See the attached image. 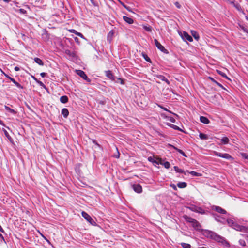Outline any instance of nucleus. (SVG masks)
<instances>
[{
    "mask_svg": "<svg viewBox=\"0 0 248 248\" xmlns=\"http://www.w3.org/2000/svg\"><path fill=\"white\" fill-rule=\"evenodd\" d=\"M200 232L205 237L210 238L217 241L225 247H229L230 246L229 242L224 237L218 235L213 231L202 229Z\"/></svg>",
    "mask_w": 248,
    "mask_h": 248,
    "instance_id": "f257e3e1",
    "label": "nucleus"
},
{
    "mask_svg": "<svg viewBox=\"0 0 248 248\" xmlns=\"http://www.w3.org/2000/svg\"><path fill=\"white\" fill-rule=\"evenodd\" d=\"M213 217L216 221L225 224L227 223L228 225L232 227V220L228 218V215H218L216 213L212 214Z\"/></svg>",
    "mask_w": 248,
    "mask_h": 248,
    "instance_id": "f03ea898",
    "label": "nucleus"
},
{
    "mask_svg": "<svg viewBox=\"0 0 248 248\" xmlns=\"http://www.w3.org/2000/svg\"><path fill=\"white\" fill-rule=\"evenodd\" d=\"M185 218L187 222H189L191 224L192 226L194 228V229L198 231L199 232L202 230V226L201 224L196 219L192 218L190 217H188L186 215Z\"/></svg>",
    "mask_w": 248,
    "mask_h": 248,
    "instance_id": "7ed1b4c3",
    "label": "nucleus"
},
{
    "mask_svg": "<svg viewBox=\"0 0 248 248\" xmlns=\"http://www.w3.org/2000/svg\"><path fill=\"white\" fill-rule=\"evenodd\" d=\"M179 34L184 41H188L189 42L193 41L192 37L191 35H190L187 32H186L185 31H179Z\"/></svg>",
    "mask_w": 248,
    "mask_h": 248,
    "instance_id": "20e7f679",
    "label": "nucleus"
},
{
    "mask_svg": "<svg viewBox=\"0 0 248 248\" xmlns=\"http://www.w3.org/2000/svg\"><path fill=\"white\" fill-rule=\"evenodd\" d=\"M82 216L85 219H86L88 222H89L90 223V224H91L93 226L96 225V222L86 212H85V211L82 212Z\"/></svg>",
    "mask_w": 248,
    "mask_h": 248,
    "instance_id": "39448f33",
    "label": "nucleus"
},
{
    "mask_svg": "<svg viewBox=\"0 0 248 248\" xmlns=\"http://www.w3.org/2000/svg\"><path fill=\"white\" fill-rule=\"evenodd\" d=\"M188 208L191 211L199 213L202 214L205 213V211L202 208L197 206L194 205H190Z\"/></svg>",
    "mask_w": 248,
    "mask_h": 248,
    "instance_id": "423d86ee",
    "label": "nucleus"
},
{
    "mask_svg": "<svg viewBox=\"0 0 248 248\" xmlns=\"http://www.w3.org/2000/svg\"><path fill=\"white\" fill-rule=\"evenodd\" d=\"M211 209L212 211H215L221 215H228L225 209L218 206L213 205L211 206Z\"/></svg>",
    "mask_w": 248,
    "mask_h": 248,
    "instance_id": "0eeeda50",
    "label": "nucleus"
},
{
    "mask_svg": "<svg viewBox=\"0 0 248 248\" xmlns=\"http://www.w3.org/2000/svg\"><path fill=\"white\" fill-rule=\"evenodd\" d=\"M76 72L77 74L81 78H82L84 80H86L87 82L90 83L91 81V79H90L86 74V73L81 70H76Z\"/></svg>",
    "mask_w": 248,
    "mask_h": 248,
    "instance_id": "6e6552de",
    "label": "nucleus"
},
{
    "mask_svg": "<svg viewBox=\"0 0 248 248\" xmlns=\"http://www.w3.org/2000/svg\"><path fill=\"white\" fill-rule=\"evenodd\" d=\"M154 42L155 46L159 50H160L161 52H163L165 54L169 53V51H168V50L165 49V47L158 41L157 39H155Z\"/></svg>",
    "mask_w": 248,
    "mask_h": 248,
    "instance_id": "1a4fd4ad",
    "label": "nucleus"
},
{
    "mask_svg": "<svg viewBox=\"0 0 248 248\" xmlns=\"http://www.w3.org/2000/svg\"><path fill=\"white\" fill-rule=\"evenodd\" d=\"M132 189L137 193H141L142 192V186L139 183L134 184L131 186Z\"/></svg>",
    "mask_w": 248,
    "mask_h": 248,
    "instance_id": "9d476101",
    "label": "nucleus"
},
{
    "mask_svg": "<svg viewBox=\"0 0 248 248\" xmlns=\"http://www.w3.org/2000/svg\"><path fill=\"white\" fill-rule=\"evenodd\" d=\"M215 155L225 159H229L232 158L231 156L227 153H221L217 152H215Z\"/></svg>",
    "mask_w": 248,
    "mask_h": 248,
    "instance_id": "9b49d317",
    "label": "nucleus"
},
{
    "mask_svg": "<svg viewBox=\"0 0 248 248\" xmlns=\"http://www.w3.org/2000/svg\"><path fill=\"white\" fill-rule=\"evenodd\" d=\"M168 146L175 149L178 153H179L180 154H181L183 156L186 157H187V155H186V154L184 153V152L183 150H182L181 149H180L176 147L174 145L170 144H168Z\"/></svg>",
    "mask_w": 248,
    "mask_h": 248,
    "instance_id": "f8f14e48",
    "label": "nucleus"
},
{
    "mask_svg": "<svg viewBox=\"0 0 248 248\" xmlns=\"http://www.w3.org/2000/svg\"><path fill=\"white\" fill-rule=\"evenodd\" d=\"M233 229H235L237 231H246L247 229L243 226H240L239 225H238L237 224H235L233 222Z\"/></svg>",
    "mask_w": 248,
    "mask_h": 248,
    "instance_id": "ddd939ff",
    "label": "nucleus"
},
{
    "mask_svg": "<svg viewBox=\"0 0 248 248\" xmlns=\"http://www.w3.org/2000/svg\"><path fill=\"white\" fill-rule=\"evenodd\" d=\"M155 77L162 81L165 82L168 85H170V81L167 79L165 76L161 75H156Z\"/></svg>",
    "mask_w": 248,
    "mask_h": 248,
    "instance_id": "4468645a",
    "label": "nucleus"
},
{
    "mask_svg": "<svg viewBox=\"0 0 248 248\" xmlns=\"http://www.w3.org/2000/svg\"><path fill=\"white\" fill-rule=\"evenodd\" d=\"M147 159L148 161L152 163L154 166L160 164V160L159 161L155 160L152 156L148 157Z\"/></svg>",
    "mask_w": 248,
    "mask_h": 248,
    "instance_id": "2eb2a0df",
    "label": "nucleus"
},
{
    "mask_svg": "<svg viewBox=\"0 0 248 248\" xmlns=\"http://www.w3.org/2000/svg\"><path fill=\"white\" fill-rule=\"evenodd\" d=\"M114 34V31L113 30H111L108 33L107 35V40L109 42L111 43V42L112 40Z\"/></svg>",
    "mask_w": 248,
    "mask_h": 248,
    "instance_id": "dca6fc26",
    "label": "nucleus"
},
{
    "mask_svg": "<svg viewBox=\"0 0 248 248\" xmlns=\"http://www.w3.org/2000/svg\"><path fill=\"white\" fill-rule=\"evenodd\" d=\"M160 164L163 165L166 169H169L170 167V163L168 161H164V160L160 158Z\"/></svg>",
    "mask_w": 248,
    "mask_h": 248,
    "instance_id": "f3484780",
    "label": "nucleus"
},
{
    "mask_svg": "<svg viewBox=\"0 0 248 248\" xmlns=\"http://www.w3.org/2000/svg\"><path fill=\"white\" fill-rule=\"evenodd\" d=\"M123 19L128 24H132L134 23V20L129 17L126 16H124L123 17Z\"/></svg>",
    "mask_w": 248,
    "mask_h": 248,
    "instance_id": "a211bd4d",
    "label": "nucleus"
},
{
    "mask_svg": "<svg viewBox=\"0 0 248 248\" xmlns=\"http://www.w3.org/2000/svg\"><path fill=\"white\" fill-rule=\"evenodd\" d=\"M174 170L180 173H183L185 175H186V170L185 171L184 170L179 169L178 166H175L173 167Z\"/></svg>",
    "mask_w": 248,
    "mask_h": 248,
    "instance_id": "6ab92c4d",
    "label": "nucleus"
},
{
    "mask_svg": "<svg viewBox=\"0 0 248 248\" xmlns=\"http://www.w3.org/2000/svg\"><path fill=\"white\" fill-rule=\"evenodd\" d=\"M70 31L72 33H75L78 36L80 37L81 38H83L84 40H87V39L83 36V35L81 33L78 32L75 30L72 29V30H70Z\"/></svg>",
    "mask_w": 248,
    "mask_h": 248,
    "instance_id": "aec40b11",
    "label": "nucleus"
},
{
    "mask_svg": "<svg viewBox=\"0 0 248 248\" xmlns=\"http://www.w3.org/2000/svg\"><path fill=\"white\" fill-rule=\"evenodd\" d=\"M61 113L63 117L66 118L69 115V111L67 108H63L62 109Z\"/></svg>",
    "mask_w": 248,
    "mask_h": 248,
    "instance_id": "412c9836",
    "label": "nucleus"
},
{
    "mask_svg": "<svg viewBox=\"0 0 248 248\" xmlns=\"http://www.w3.org/2000/svg\"><path fill=\"white\" fill-rule=\"evenodd\" d=\"M200 120L202 123L204 124H208L210 123L209 119L206 117L203 116H200Z\"/></svg>",
    "mask_w": 248,
    "mask_h": 248,
    "instance_id": "4be33fe9",
    "label": "nucleus"
},
{
    "mask_svg": "<svg viewBox=\"0 0 248 248\" xmlns=\"http://www.w3.org/2000/svg\"><path fill=\"white\" fill-rule=\"evenodd\" d=\"M167 125L168 126L173 128L174 130H178V131H182V130L180 127H179L178 126H177L176 125H174V124H172L167 123Z\"/></svg>",
    "mask_w": 248,
    "mask_h": 248,
    "instance_id": "5701e85b",
    "label": "nucleus"
},
{
    "mask_svg": "<svg viewBox=\"0 0 248 248\" xmlns=\"http://www.w3.org/2000/svg\"><path fill=\"white\" fill-rule=\"evenodd\" d=\"M60 102L62 103L65 104L68 101V98L66 95H63L60 97Z\"/></svg>",
    "mask_w": 248,
    "mask_h": 248,
    "instance_id": "b1692460",
    "label": "nucleus"
},
{
    "mask_svg": "<svg viewBox=\"0 0 248 248\" xmlns=\"http://www.w3.org/2000/svg\"><path fill=\"white\" fill-rule=\"evenodd\" d=\"M177 186L180 188H184L187 186V183L185 182H179L177 183Z\"/></svg>",
    "mask_w": 248,
    "mask_h": 248,
    "instance_id": "393cba45",
    "label": "nucleus"
},
{
    "mask_svg": "<svg viewBox=\"0 0 248 248\" xmlns=\"http://www.w3.org/2000/svg\"><path fill=\"white\" fill-rule=\"evenodd\" d=\"M191 33L192 36L195 38V39H196V40H199L200 37L198 33L196 31L192 30L191 31Z\"/></svg>",
    "mask_w": 248,
    "mask_h": 248,
    "instance_id": "a878e982",
    "label": "nucleus"
},
{
    "mask_svg": "<svg viewBox=\"0 0 248 248\" xmlns=\"http://www.w3.org/2000/svg\"><path fill=\"white\" fill-rule=\"evenodd\" d=\"M11 81H12L18 88L23 89V87L18 82L16 81L14 78H13L11 79Z\"/></svg>",
    "mask_w": 248,
    "mask_h": 248,
    "instance_id": "bb28decb",
    "label": "nucleus"
},
{
    "mask_svg": "<svg viewBox=\"0 0 248 248\" xmlns=\"http://www.w3.org/2000/svg\"><path fill=\"white\" fill-rule=\"evenodd\" d=\"M4 108H5V109L8 111L9 112L13 114H16V111H15L14 109H12L10 107H9L8 106H4Z\"/></svg>",
    "mask_w": 248,
    "mask_h": 248,
    "instance_id": "cd10ccee",
    "label": "nucleus"
},
{
    "mask_svg": "<svg viewBox=\"0 0 248 248\" xmlns=\"http://www.w3.org/2000/svg\"><path fill=\"white\" fill-rule=\"evenodd\" d=\"M141 55L146 61L149 63H152V61L151 59L148 57V56L146 53L142 52Z\"/></svg>",
    "mask_w": 248,
    "mask_h": 248,
    "instance_id": "c85d7f7f",
    "label": "nucleus"
},
{
    "mask_svg": "<svg viewBox=\"0 0 248 248\" xmlns=\"http://www.w3.org/2000/svg\"><path fill=\"white\" fill-rule=\"evenodd\" d=\"M199 137L201 139L203 140H208V136L206 134L203 133H200Z\"/></svg>",
    "mask_w": 248,
    "mask_h": 248,
    "instance_id": "c756f323",
    "label": "nucleus"
},
{
    "mask_svg": "<svg viewBox=\"0 0 248 248\" xmlns=\"http://www.w3.org/2000/svg\"><path fill=\"white\" fill-rule=\"evenodd\" d=\"M34 62L38 64L39 65L43 66L44 65V62L41 59L39 58L36 57L34 59Z\"/></svg>",
    "mask_w": 248,
    "mask_h": 248,
    "instance_id": "7c9ffc66",
    "label": "nucleus"
},
{
    "mask_svg": "<svg viewBox=\"0 0 248 248\" xmlns=\"http://www.w3.org/2000/svg\"><path fill=\"white\" fill-rule=\"evenodd\" d=\"M65 53L66 55L69 56L71 57H74L75 56V53L73 51L68 49L66 50Z\"/></svg>",
    "mask_w": 248,
    "mask_h": 248,
    "instance_id": "2f4dec72",
    "label": "nucleus"
},
{
    "mask_svg": "<svg viewBox=\"0 0 248 248\" xmlns=\"http://www.w3.org/2000/svg\"><path fill=\"white\" fill-rule=\"evenodd\" d=\"M106 76L110 79H112L114 77L111 71L110 70H108L106 72Z\"/></svg>",
    "mask_w": 248,
    "mask_h": 248,
    "instance_id": "473e14b6",
    "label": "nucleus"
},
{
    "mask_svg": "<svg viewBox=\"0 0 248 248\" xmlns=\"http://www.w3.org/2000/svg\"><path fill=\"white\" fill-rule=\"evenodd\" d=\"M3 131L4 132L5 136L7 138V139L9 140L11 142H12L13 139L11 138V137L10 136V135L9 134L8 132L4 129H3Z\"/></svg>",
    "mask_w": 248,
    "mask_h": 248,
    "instance_id": "72a5a7b5",
    "label": "nucleus"
},
{
    "mask_svg": "<svg viewBox=\"0 0 248 248\" xmlns=\"http://www.w3.org/2000/svg\"><path fill=\"white\" fill-rule=\"evenodd\" d=\"M187 173L191 174L193 176H199L201 175L200 173L194 171H189L188 170H186V173Z\"/></svg>",
    "mask_w": 248,
    "mask_h": 248,
    "instance_id": "f704fd0d",
    "label": "nucleus"
},
{
    "mask_svg": "<svg viewBox=\"0 0 248 248\" xmlns=\"http://www.w3.org/2000/svg\"><path fill=\"white\" fill-rule=\"evenodd\" d=\"M221 143L223 144H226L229 142V139L227 137H223L221 139Z\"/></svg>",
    "mask_w": 248,
    "mask_h": 248,
    "instance_id": "c9c22d12",
    "label": "nucleus"
},
{
    "mask_svg": "<svg viewBox=\"0 0 248 248\" xmlns=\"http://www.w3.org/2000/svg\"><path fill=\"white\" fill-rule=\"evenodd\" d=\"M209 78L213 82H214L215 84H216L219 87H220L222 88H223V87L222 85V84H221L220 83H219V82H218L217 81L215 80L213 78L209 77Z\"/></svg>",
    "mask_w": 248,
    "mask_h": 248,
    "instance_id": "e433bc0d",
    "label": "nucleus"
},
{
    "mask_svg": "<svg viewBox=\"0 0 248 248\" xmlns=\"http://www.w3.org/2000/svg\"><path fill=\"white\" fill-rule=\"evenodd\" d=\"M38 232H39L41 237H43L48 243V244L53 247L51 244V242L49 241V240H48V239L43 234H42L39 231H38Z\"/></svg>",
    "mask_w": 248,
    "mask_h": 248,
    "instance_id": "4c0bfd02",
    "label": "nucleus"
},
{
    "mask_svg": "<svg viewBox=\"0 0 248 248\" xmlns=\"http://www.w3.org/2000/svg\"><path fill=\"white\" fill-rule=\"evenodd\" d=\"M143 28L144 29V30H145L146 31H147L148 32L152 31V27H151V26H150L149 25H148V26L144 25V26H143Z\"/></svg>",
    "mask_w": 248,
    "mask_h": 248,
    "instance_id": "58836bf2",
    "label": "nucleus"
},
{
    "mask_svg": "<svg viewBox=\"0 0 248 248\" xmlns=\"http://www.w3.org/2000/svg\"><path fill=\"white\" fill-rule=\"evenodd\" d=\"M181 245L183 248H191V245L188 243H182L181 244Z\"/></svg>",
    "mask_w": 248,
    "mask_h": 248,
    "instance_id": "ea45409f",
    "label": "nucleus"
},
{
    "mask_svg": "<svg viewBox=\"0 0 248 248\" xmlns=\"http://www.w3.org/2000/svg\"><path fill=\"white\" fill-rule=\"evenodd\" d=\"M36 83H37L39 86H41L43 88L46 89V86L42 81L38 80Z\"/></svg>",
    "mask_w": 248,
    "mask_h": 248,
    "instance_id": "a19ab883",
    "label": "nucleus"
},
{
    "mask_svg": "<svg viewBox=\"0 0 248 248\" xmlns=\"http://www.w3.org/2000/svg\"><path fill=\"white\" fill-rule=\"evenodd\" d=\"M117 83H120L122 85H124V83H125V81H124V79H123V78H118L117 79Z\"/></svg>",
    "mask_w": 248,
    "mask_h": 248,
    "instance_id": "79ce46f5",
    "label": "nucleus"
},
{
    "mask_svg": "<svg viewBox=\"0 0 248 248\" xmlns=\"http://www.w3.org/2000/svg\"><path fill=\"white\" fill-rule=\"evenodd\" d=\"M92 142L93 143H94L95 145L97 146L99 148H101V146L97 142V141L95 140H93Z\"/></svg>",
    "mask_w": 248,
    "mask_h": 248,
    "instance_id": "37998d69",
    "label": "nucleus"
},
{
    "mask_svg": "<svg viewBox=\"0 0 248 248\" xmlns=\"http://www.w3.org/2000/svg\"><path fill=\"white\" fill-rule=\"evenodd\" d=\"M217 72H218V74H219L222 77L228 78V77H227L226 75L225 74H224V73H223V72H221L220 71H219V70H217Z\"/></svg>",
    "mask_w": 248,
    "mask_h": 248,
    "instance_id": "c03bdc74",
    "label": "nucleus"
},
{
    "mask_svg": "<svg viewBox=\"0 0 248 248\" xmlns=\"http://www.w3.org/2000/svg\"><path fill=\"white\" fill-rule=\"evenodd\" d=\"M239 244L243 246H244L245 245V241L244 240H243V239H240L239 241Z\"/></svg>",
    "mask_w": 248,
    "mask_h": 248,
    "instance_id": "a18cd8bd",
    "label": "nucleus"
},
{
    "mask_svg": "<svg viewBox=\"0 0 248 248\" xmlns=\"http://www.w3.org/2000/svg\"><path fill=\"white\" fill-rule=\"evenodd\" d=\"M168 120L170 121L171 122H172V123H175V119L173 117H168Z\"/></svg>",
    "mask_w": 248,
    "mask_h": 248,
    "instance_id": "49530a36",
    "label": "nucleus"
},
{
    "mask_svg": "<svg viewBox=\"0 0 248 248\" xmlns=\"http://www.w3.org/2000/svg\"><path fill=\"white\" fill-rule=\"evenodd\" d=\"M242 156L247 159H248V155H247L246 153H242L241 154Z\"/></svg>",
    "mask_w": 248,
    "mask_h": 248,
    "instance_id": "de8ad7c7",
    "label": "nucleus"
},
{
    "mask_svg": "<svg viewBox=\"0 0 248 248\" xmlns=\"http://www.w3.org/2000/svg\"><path fill=\"white\" fill-rule=\"evenodd\" d=\"M19 12L21 14H25L27 13V11L26 10L24 9H19Z\"/></svg>",
    "mask_w": 248,
    "mask_h": 248,
    "instance_id": "09e8293b",
    "label": "nucleus"
},
{
    "mask_svg": "<svg viewBox=\"0 0 248 248\" xmlns=\"http://www.w3.org/2000/svg\"><path fill=\"white\" fill-rule=\"evenodd\" d=\"M74 40L78 45L80 44V42H79V39L78 37H75Z\"/></svg>",
    "mask_w": 248,
    "mask_h": 248,
    "instance_id": "8fccbe9b",
    "label": "nucleus"
},
{
    "mask_svg": "<svg viewBox=\"0 0 248 248\" xmlns=\"http://www.w3.org/2000/svg\"><path fill=\"white\" fill-rule=\"evenodd\" d=\"M90 0V1H91V3H92L93 5H94V6H97V3L95 2V1H94V0Z\"/></svg>",
    "mask_w": 248,
    "mask_h": 248,
    "instance_id": "3c124183",
    "label": "nucleus"
},
{
    "mask_svg": "<svg viewBox=\"0 0 248 248\" xmlns=\"http://www.w3.org/2000/svg\"><path fill=\"white\" fill-rule=\"evenodd\" d=\"M116 150H117V155H115L114 156V157H115V158H118L120 157V153H119V151H118V148H116Z\"/></svg>",
    "mask_w": 248,
    "mask_h": 248,
    "instance_id": "603ef678",
    "label": "nucleus"
},
{
    "mask_svg": "<svg viewBox=\"0 0 248 248\" xmlns=\"http://www.w3.org/2000/svg\"><path fill=\"white\" fill-rule=\"evenodd\" d=\"M120 2L121 3V4L126 9H128V6H127L126 5H125L123 2H121L120 1Z\"/></svg>",
    "mask_w": 248,
    "mask_h": 248,
    "instance_id": "864d4df0",
    "label": "nucleus"
},
{
    "mask_svg": "<svg viewBox=\"0 0 248 248\" xmlns=\"http://www.w3.org/2000/svg\"><path fill=\"white\" fill-rule=\"evenodd\" d=\"M46 73H45V72H42L41 73H40V76L42 77V78H44L46 76Z\"/></svg>",
    "mask_w": 248,
    "mask_h": 248,
    "instance_id": "5fc2aeb1",
    "label": "nucleus"
},
{
    "mask_svg": "<svg viewBox=\"0 0 248 248\" xmlns=\"http://www.w3.org/2000/svg\"><path fill=\"white\" fill-rule=\"evenodd\" d=\"M99 103L101 105H105L106 104V101L105 100H100L99 102Z\"/></svg>",
    "mask_w": 248,
    "mask_h": 248,
    "instance_id": "6e6d98bb",
    "label": "nucleus"
},
{
    "mask_svg": "<svg viewBox=\"0 0 248 248\" xmlns=\"http://www.w3.org/2000/svg\"><path fill=\"white\" fill-rule=\"evenodd\" d=\"M175 5H176V6L178 8H180L181 7V6L180 5V4L178 2H176L175 3Z\"/></svg>",
    "mask_w": 248,
    "mask_h": 248,
    "instance_id": "4d7b16f0",
    "label": "nucleus"
},
{
    "mask_svg": "<svg viewBox=\"0 0 248 248\" xmlns=\"http://www.w3.org/2000/svg\"><path fill=\"white\" fill-rule=\"evenodd\" d=\"M171 187H172L174 190H177L176 186L174 184L170 185Z\"/></svg>",
    "mask_w": 248,
    "mask_h": 248,
    "instance_id": "13d9d810",
    "label": "nucleus"
},
{
    "mask_svg": "<svg viewBox=\"0 0 248 248\" xmlns=\"http://www.w3.org/2000/svg\"><path fill=\"white\" fill-rule=\"evenodd\" d=\"M4 74V76H5V77H6L9 79L11 80V79H12V78L10 77L8 75L6 74L5 73Z\"/></svg>",
    "mask_w": 248,
    "mask_h": 248,
    "instance_id": "bf43d9fd",
    "label": "nucleus"
},
{
    "mask_svg": "<svg viewBox=\"0 0 248 248\" xmlns=\"http://www.w3.org/2000/svg\"><path fill=\"white\" fill-rule=\"evenodd\" d=\"M224 1L229 2L231 4H232V0H223Z\"/></svg>",
    "mask_w": 248,
    "mask_h": 248,
    "instance_id": "052dcab7",
    "label": "nucleus"
},
{
    "mask_svg": "<svg viewBox=\"0 0 248 248\" xmlns=\"http://www.w3.org/2000/svg\"><path fill=\"white\" fill-rule=\"evenodd\" d=\"M15 70L16 71H18L20 70V68L18 66H16L14 68Z\"/></svg>",
    "mask_w": 248,
    "mask_h": 248,
    "instance_id": "680f3d73",
    "label": "nucleus"
},
{
    "mask_svg": "<svg viewBox=\"0 0 248 248\" xmlns=\"http://www.w3.org/2000/svg\"><path fill=\"white\" fill-rule=\"evenodd\" d=\"M31 78L36 81V82L38 80V79L34 76H31Z\"/></svg>",
    "mask_w": 248,
    "mask_h": 248,
    "instance_id": "e2e57ef3",
    "label": "nucleus"
},
{
    "mask_svg": "<svg viewBox=\"0 0 248 248\" xmlns=\"http://www.w3.org/2000/svg\"><path fill=\"white\" fill-rule=\"evenodd\" d=\"M0 124L2 126H5V124H4V122L0 119Z\"/></svg>",
    "mask_w": 248,
    "mask_h": 248,
    "instance_id": "0e129e2a",
    "label": "nucleus"
},
{
    "mask_svg": "<svg viewBox=\"0 0 248 248\" xmlns=\"http://www.w3.org/2000/svg\"><path fill=\"white\" fill-rule=\"evenodd\" d=\"M0 231L2 232H4V231L3 229V228H2V227L1 226V225H0Z\"/></svg>",
    "mask_w": 248,
    "mask_h": 248,
    "instance_id": "69168bd1",
    "label": "nucleus"
},
{
    "mask_svg": "<svg viewBox=\"0 0 248 248\" xmlns=\"http://www.w3.org/2000/svg\"><path fill=\"white\" fill-rule=\"evenodd\" d=\"M243 30H244V31L245 32H247V33H248V29H245V28H243Z\"/></svg>",
    "mask_w": 248,
    "mask_h": 248,
    "instance_id": "338daca9",
    "label": "nucleus"
},
{
    "mask_svg": "<svg viewBox=\"0 0 248 248\" xmlns=\"http://www.w3.org/2000/svg\"><path fill=\"white\" fill-rule=\"evenodd\" d=\"M6 3H8L11 0H3Z\"/></svg>",
    "mask_w": 248,
    "mask_h": 248,
    "instance_id": "774afa93",
    "label": "nucleus"
}]
</instances>
